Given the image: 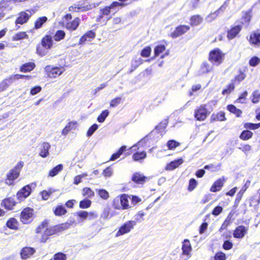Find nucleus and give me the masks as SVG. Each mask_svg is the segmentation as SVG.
<instances>
[{
	"label": "nucleus",
	"mask_w": 260,
	"mask_h": 260,
	"mask_svg": "<svg viewBox=\"0 0 260 260\" xmlns=\"http://www.w3.org/2000/svg\"><path fill=\"white\" fill-rule=\"evenodd\" d=\"M48 224L49 220L44 219L37 226L35 230L36 234L40 235L39 242L41 243H46L50 237L54 235H58L68 229L71 226V223L68 222H64L49 227H48Z\"/></svg>",
	"instance_id": "nucleus-1"
},
{
	"label": "nucleus",
	"mask_w": 260,
	"mask_h": 260,
	"mask_svg": "<svg viewBox=\"0 0 260 260\" xmlns=\"http://www.w3.org/2000/svg\"><path fill=\"white\" fill-rule=\"evenodd\" d=\"M124 5L118 3V1L112 2L109 5L105 6L99 9V15L96 18V21L100 23H105L111 19L112 16L111 12L112 11H115V13L118 11L116 9L118 7L123 6Z\"/></svg>",
	"instance_id": "nucleus-2"
},
{
	"label": "nucleus",
	"mask_w": 260,
	"mask_h": 260,
	"mask_svg": "<svg viewBox=\"0 0 260 260\" xmlns=\"http://www.w3.org/2000/svg\"><path fill=\"white\" fill-rule=\"evenodd\" d=\"M53 45L52 37L49 35H45L41 39L40 44L37 46V53L41 56L47 54V50L50 49Z\"/></svg>",
	"instance_id": "nucleus-3"
},
{
	"label": "nucleus",
	"mask_w": 260,
	"mask_h": 260,
	"mask_svg": "<svg viewBox=\"0 0 260 260\" xmlns=\"http://www.w3.org/2000/svg\"><path fill=\"white\" fill-rule=\"evenodd\" d=\"M129 150V152L125 153V156L132 154V159L134 161H142L147 157L146 152L142 149L139 143L131 147Z\"/></svg>",
	"instance_id": "nucleus-4"
},
{
	"label": "nucleus",
	"mask_w": 260,
	"mask_h": 260,
	"mask_svg": "<svg viewBox=\"0 0 260 260\" xmlns=\"http://www.w3.org/2000/svg\"><path fill=\"white\" fill-rule=\"evenodd\" d=\"M243 127L245 129L241 133L239 138L243 141H247L252 138L253 136L251 131H254L260 127V122L257 123L246 122L243 124Z\"/></svg>",
	"instance_id": "nucleus-5"
},
{
	"label": "nucleus",
	"mask_w": 260,
	"mask_h": 260,
	"mask_svg": "<svg viewBox=\"0 0 260 260\" xmlns=\"http://www.w3.org/2000/svg\"><path fill=\"white\" fill-rule=\"evenodd\" d=\"M129 197L125 193L114 198L112 202V207L116 210H125L129 208L128 199Z\"/></svg>",
	"instance_id": "nucleus-6"
},
{
	"label": "nucleus",
	"mask_w": 260,
	"mask_h": 260,
	"mask_svg": "<svg viewBox=\"0 0 260 260\" xmlns=\"http://www.w3.org/2000/svg\"><path fill=\"white\" fill-rule=\"evenodd\" d=\"M224 56V53L219 48H215L209 52L208 59L213 65L219 66L223 62Z\"/></svg>",
	"instance_id": "nucleus-7"
},
{
	"label": "nucleus",
	"mask_w": 260,
	"mask_h": 260,
	"mask_svg": "<svg viewBox=\"0 0 260 260\" xmlns=\"http://www.w3.org/2000/svg\"><path fill=\"white\" fill-rule=\"evenodd\" d=\"M72 18V16L70 13L67 14L62 18L63 26L70 31L76 30L80 23V19L79 17H75L73 20L71 21Z\"/></svg>",
	"instance_id": "nucleus-8"
},
{
	"label": "nucleus",
	"mask_w": 260,
	"mask_h": 260,
	"mask_svg": "<svg viewBox=\"0 0 260 260\" xmlns=\"http://www.w3.org/2000/svg\"><path fill=\"white\" fill-rule=\"evenodd\" d=\"M23 166V162L19 161L7 174L5 179V183L8 185L14 184L15 180L19 177L21 169Z\"/></svg>",
	"instance_id": "nucleus-9"
},
{
	"label": "nucleus",
	"mask_w": 260,
	"mask_h": 260,
	"mask_svg": "<svg viewBox=\"0 0 260 260\" xmlns=\"http://www.w3.org/2000/svg\"><path fill=\"white\" fill-rule=\"evenodd\" d=\"M35 217L34 209L31 207H27L23 208L19 215L20 222L23 224L30 223Z\"/></svg>",
	"instance_id": "nucleus-10"
},
{
	"label": "nucleus",
	"mask_w": 260,
	"mask_h": 260,
	"mask_svg": "<svg viewBox=\"0 0 260 260\" xmlns=\"http://www.w3.org/2000/svg\"><path fill=\"white\" fill-rule=\"evenodd\" d=\"M210 114V111L207 108V105L201 104L198 106L194 111V118L196 121H203L206 119Z\"/></svg>",
	"instance_id": "nucleus-11"
},
{
	"label": "nucleus",
	"mask_w": 260,
	"mask_h": 260,
	"mask_svg": "<svg viewBox=\"0 0 260 260\" xmlns=\"http://www.w3.org/2000/svg\"><path fill=\"white\" fill-rule=\"evenodd\" d=\"M65 70L64 67L62 66L56 67L47 65L45 68V74L50 78H55L59 77Z\"/></svg>",
	"instance_id": "nucleus-12"
},
{
	"label": "nucleus",
	"mask_w": 260,
	"mask_h": 260,
	"mask_svg": "<svg viewBox=\"0 0 260 260\" xmlns=\"http://www.w3.org/2000/svg\"><path fill=\"white\" fill-rule=\"evenodd\" d=\"M136 224V222L134 220H128L124 222L119 228L115 234V237H118L129 233L134 229Z\"/></svg>",
	"instance_id": "nucleus-13"
},
{
	"label": "nucleus",
	"mask_w": 260,
	"mask_h": 260,
	"mask_svg": "<svg viewBox=\"0 0 260 260\" xmlns=\"http://www.w3.org/2000/svg\"><path fill=\"white\" fill-rule=\"evenodd\" d=\"M32 192V189L30 184H27L21 188L16 193L17 199L21 202L25 200L29 197Z\"/></svg>",
	"instance_id": "nucleus-14"
},
{
	"label": "nucleus",
	"mask_w": 260,
	"mask_h": 260,
	"mask_svg": "<svg viewBox=\"0 0 260 260\" xmlns=\"http://www.w3.org/2000/svg\"><path fill=\"white\" fill-rule=\"evenodd\" d=\"M243 27L241 25H233L226 31V38L229 40H232L240 36V33Z\"/></svg>",
	"instance_id": "nucleus-15"
},
{
	"label": "nucleus",
	"mask_w": 260,
	"mask_h": 260,
	"mask_svg": "<svg viewBox=\"0 0 260 260\" xmlns=\"http://www.w3.org/2000/svg\"><path fill=\"white\" fill-rule=\"evenodd\" d=\"M190 26L185 24H180L177 26L174 30L170 34V36L173 39L181 36L190 30Z\"/></svg>",
	"instance_id": "nucleus-16"
},
{
	"label": "nucleus",
	"mask_w": 260,
	"mask_h": 260,
	"mask_svg": "<svg viewBox=\"0 0 260 260\" xmlns=\"http://www.w3.org/2000/svg\"><path fill=\"white\" fill-rule=\"evenodd\" d=\"M248 70V68L247 66H244L242 69H239L238 74L232 80V82L235 85L239 84L246 78V72H247Z\"/></svg>",
	"instance_id": "nucleus-17"
},
{
	"label": "nucleus",
	"mask_w": 260,
	"mask_h": 260,
	"mask_svg": "<svg viewBox=\"0 0 260 260\" xmlns=\"http://www.w3.org/2000/svg\"><path fill=\"white\" fill-rule=\"evenodd\" d=\"M17 203L13 197H8L2 201L1 206L6 210L12 211L14 209Z\"/></svg>",
	"instance_id": "nucleus-18"
},
{
	"label": "nucleus",
	"mask_w": 260,
	"mask_h": 260,
	"mask_svg": "<svg viewBox=\"0 0 260 260\" xmlns=\"http://www.w3.org/2000/svg\"><path fill=\"white\" fill-rule=\"evenodd\" d=\"M252 9H249L247 11L243 12L239 25H241L242 27L243 25L246 27L249 26L252 17Z\"/></svg>",
	"instance_id": "nucleus-19"
},
{
	"label": "nucleus",
	"mask_w": 260,
	"mask_h": 260,
	"mask_svg": "<svg viewBox=\"0 0 260 260\" xmlns=\"http://www.w3.org/2000/svg\"><path fill=\"white\" fill-rule=\"evenodd\" d=\"M226 181V179L224 176L218 178L215 181L210 188V191L212 192H216L220 191Z\"/></svg>",
	"instance_id": "nucleus-20"
},
{
	"label": "nucleus",
	"mask_w": 260,
	"mask_h": 260,
	"mask_svg": "<svg viewBox=\"0 0 260 260\" xmlns=\"http://www.w3.org/2000/svg\"><path fill=\"white\" fill-rule=\"evenodd\" d=\"M248 40L252 45L260 46V31L258 30L252 31Z\"/></svg>",
	"instance_id": "nucleus-21"
},
{
	"label": "nucleus",
	"mask_w": 260,
	"mask_h": 260,
	"mask_svg": "<svg viewBox=\"0 0 260 260\" xmlns=\"http://www.w3.org/2000/svg\"><path fill=\"white\" fill-rule=\"evenodd\" d=\"M36 252L34 248L26 246L21 250L20 256L22 259H26L30 257Z\"/></svg>",
	"instance_id": "nucleus-22"
},
{
	"label": "nucleus",
	"mask_w": 260,
	"mask_h": 260,
	"mask_svg": "<svg viewBox=\"0 0 260 260\" xmlns=\"http://www.w3.org/2000/svg\"><path fill=\"white\" fill-rule=\"evenodd\" d=\"M182 255H186L190 257L191 255V252L192 251V247L190 241L185 239L182 242Z\"/></svg>",
	"instance_id": "nucleus-23"
},
{
	"label": "nucleus",
	"mask_w": 260,
	"mask_h": 260,
	"mask_svg": "<svg viewBox=\"0 0 260 260\" xmlns=\"http://www.w3.org/2000/svg\"><path fill=\"white\" fill-rule=\"evenodd\" d=\"M247 231V228L244 225H239L234 231V237L237 239H241L246 234Z\"/></svg>",
	"instance_id": "nucleus-24"
},
{
	"label": "nucleus",
	"mask_w": 260,
	"mask_h": 260,
	"mask_svg": "<svg viewBox=\"0 0 260 260\" xmlns=\"http://www.w3.org/2000/svg\"><path fill=\"white\" fill-rule=\"evenodd\" d=\"M169 123V117L165 118L159 122L155 127L156 132L162 135L166 132V128Z\"/></svg>",
	"instance_id": "nucleus-25"
},
{
	"label": "nucleus",
	"mask_w": 260,
	"mask_h": 260,
	"mask_svg": "<svg viewBox=\"0 0 260 260\" xmlns=\"http://www.w3.org/2000/svg\"><path fill=\"white\" fill-rule=\"evenodd\" d=\"M226 119L225 113L223 111H220L212 114L210 118V122L213 123L216 121H223Z\"/></svg>",
	"instance_id": "nucleus-26"
},
{
	"label": "nucleus",
	"mask_w": 260,
	"mask_h": 260,
	"mask_svg": "<svg viewBox=\"0 0 260 260\" xmlns=\"http://www.w3.org/2000/svg\"><path fill=\"white\" fill-rule=\"evenodd\" d=\"M30 17V15L28 14L26 12H21L19 14L18 17L15 20V24L22 25L28 21Z\"/></svg>",
	"instance_id": "nucleus-27"
},
{
	"label": "nucleus",
	"mask_w": 260,
	"mask_h": 260,
	"mask_svg": "<svg viewBox=\"0 0 260 260\" xmlns=\"http://www.w3.org/2000/svg\"><path fill=\"white\" fill-rule=\"evenodd\" d=\"M147 177L139 172L133 174L132 180L137 184H143L146 181Z\"/></svg>",
	"instance_id": "nucleus-28"
},
{
	"label": "nucleus",
	"mask_w": 260,
	"mask_h": 260,
	"mask_svg": "<svg viewBox=\"0 0 260 260\" xmlns=\"http://www.w3.org/2000/svg\"><path fill=\"white\" fill-rule=\"evenodd\" d=\"M183 162V160L181 158L175 159L167 164L165 167V169L167 171H172L178 168Z\"/></svg>",
	"instance_id": "nucleus-29"
},
{
	"label": "nucleus",
	"mask_w": 260,
	"mask_h": 260,
	"mask_svg": "<svg viewBox=\"0 0 260 260\" xmlns=\"http://www.w3.org/2000/svg\"><path fill=\"white\" fill-rule=\"evenodd\" d=\"M6 225L10 230L17 231L19 229V223L14 217H11L7 221Z\"/></svg>",
	"instance_id": "nucleus-30"
},
{
	"label": "nucleus",
	"mask_w": 260,
	"mask_h": 260,
	"mask_svg": "<svg viewBox=\"0 0 260 260\" xmlns=\"http://www.w3.org/2000/svg\"><path fill=\"white\" fill-rule=\"evenodd\" d=\"M67 210L63 205H58L53 209V212L56 216L65 215L67 213Z\"/></svg>",
	"instance_id": "nucleus-31"
},
{
	"label": "nucleus",
	"mask_w": 260,
	"mask_h": 260,
	"mask_svg": "<svg viewBox=\"0 0 260 260\" xmlns=\"http://www.w3.org/2000/svg\"><path fill=\"white\" fill-rule=\"evenodd\" d=\"M51 146L48 142H44L42 144V148H41L39 152V155L43 158L47 157L49 154V150L50 149Z\"/></svg>",
	"instance_id": "nucleus-32"
},
{
	"label": "nucleus",
	"mask_w": 260,
	"mask_h": 260,
	"mask_svg": "<svg viewBox=\"0 0 260 260\" xmlns=\"http://www.w3.org/2000/svg\"><path fill=\"white\" fill-rule=\"evenodd\" d=\"M127 150V147L125 145L121 146L118 150L114 153L110 157L109 161H114L119 158L120 156Z\"/></svg>",
	"instance_id": "nucleus-33"
},
{
	"label": "nucleus",
	"mask_w": 260,
	"mask_h": 260,
	"mask_svg": "<svg viewBox=\"0 0 260 260\" xmlns=\"http://www.w3.org/2000/svg\"><path fill=\"white\" fill-rule=\"evenodd\" d=\"M36 67L33 62H28L22 64L20 67V71L23 73L29 72L32 71Z\"/></svg>",
	"instance_id": "nucleus-34"
},
{
	"label": "nucleus",
	"mask_w": 260,
	"mask_h": 260,
	"mask_svg": "<svg viewBox=\"0 0 260 260\" xmlns=\"http://www.w3.org/2000/svg\"><path fill=\"white\" fill-rule=\"evenodd\" d=\"M190 25L191 26H198L201 24L203 20V18L200 15H194L190 17Z\"/></svg>",
	"instance_id": "nucleus-35"
},
{
	"label": "nucleus",
	"mask_w": 260,
	"mask_h": 260,
	"mask_svg": "<svg viewBox=\"0 0 260 260\" xmlns=\"http://www.w3.org/2000/svg\"><path fill=\"white\" fill-rule=\"evenodd\" d=\"M91 9L90 6H81L79 5L74 4L69 8V10L72 12H83L89 10Z\"/></svg>",
	"instance_id": "nucleus-36"
},
{
	"label": "nucleus",
	"mask_w": 260,
	"mask_h": 260,
	"mask_svg": "<svg viewBox=\"0 0 260 260\" xmlns=\"http://www.w3.org/2000/svg\"><path fill=\"white\" fill-rule=\"evenodd\" d=\"M200 72L202 74H208L213 70L211 66L207 61H204L200 66Z\"/></svg>",
	"instance_id": "nucleus-37"
},
{
	"label": "nucleus",
	"mask_w": 260,
	"mask_h": 260,
	"mask_svg": "<svg viewBox=\"0 0 260 260\" xmlns=\"http://www.w3.org/2000/svg\"><path fill=\"white\" fill-rule=\"evenodd\" d=\"M77 125V121H71L68 123L61 132L62 135H67L72 129H75Z\"/></svg>",
	"instance_id": "nucleus-38"
},
{
	"label": "nucleus",
	"mask_w": 260,
	"mask_h": 260,
	"mask_svg": "<svg viewBox=\"0 0 260 260\" xmlns=\"http://www.w3.org/2000/svg\"><path fill=\"white\" fill-rule=\"evenodd\" d=\"M166 50V47L165 45L159 44L156 45L154 49V55L152 58H155L159 56L161 54L165 52Z\"/></svg>",
	"instance_id": "nucleus-39"
},
{
	"label": "nucleus",
	"mask_w": 260,
	"mask_h": 260,
	"mask_svg": "<svg viewBox=\"0 0 260 260\" xmlns=\"http://www.w3.org/2000/svg\"><path fill=\"white\" fill-rule=\"evenodd\" d=\"M95 191L97 195L103 200H107L110 197L109 193L105 189L97 188Z\"/></svg>",
	"instance_id": "nucleus-40"
},
{
	"label": "nucleus",
	"mask_w": 260,
	"mask_h": 260,
	"mask_svg": "<svg viewBox=\"0 0 260 260\" xmlns=\"http://www.w3.org/2000/svg\"><path fill=\"white\" fill-rule=\"evenodd\" d=\"M227 109L231 113L235 114L237 117H239L241 116L242 111L241 110L237 108V107L232 104H230L227 106Z\"/></svg>",
	"instance_id": "nucleus-41"
},
{
	"label": "nucleus",
	"mask_w": 260,
	"mask_h": 260,
	"mask_svg": "<svg viewBox=\"0 0 260 260\" xmlns=\"http://www.w3.org/2000/svg\"><path fill=\"white\" fill-rule=\"evenodd\" d=\"M12 83V82L9 77L2 80L0 83V92L6 90Z\"/></svg>",
	"instance_id": "nucleus-42"
},
{
	"label": "nucleus",
	"mask_w": 260,
	"mask_h": 260,
	"mask_svg": "<svg viewBox=\"0 0 260 260\" xmlns=\"http://www.w3.org/2000/svg\"><path fill=\"white\" fill-rule=\"evenodd\" d=\"M63 169V165L59 164L53 167L48 173V176L51 177H54L60 172Z\"/></svg>",
	"instance_id": "nucleus-43"
},
{
	"label": "nucleus",
	"mask_w": 260,
	"mask_h": 260,
	"mask_svg": "<svg viewBox=\"0 0 260 260\" xmlns=\"http://www.w3.org/2000/svg\"><path fill=\"white\" fill-rule=\"evenodd\" d=\"M47 20L48 18L46 16L39 17L35 22L34 28L36 29L40 28Z\"/></svg>",
	"instance_id": "nucleus-44"
},
{
	"label": "nucleus",
	"mask_w": 260,
	"mask_h": 260,
	"mask_svg": "<svg viewBox=\"0 0 260 260\" xmlns=\"http://www.w3.org/2000/svg\"><path fill=\"white\" fill-rule=\"evenodd\" d=\"M28 36L25 31H20L15 34L12 37L13 41H17L24 39H28Z\"/></svg>",
	"instance_id": "nucleus-45"
},
{
	"label": "nucleus",
	"mask_w": 260,
	"mask_h": 260,
	"mask_svg": "<svg viewBox=\"0 0 260 260\" xmlns=\"http://www.w3.org/2000/svg\"><path fill=\"white\" fill-rule=\"evenodd\" d=\"M66 37V32L63 30H57L53 38L55 41L58 42L64 39Z\"/></svg>",
	"instance_id": "nucleus-46"
},
{
	"label": "nucleus",
	"mask_w": 260,
	"mask_h": 260,
	"mask_svg": "<svg viewBox=\"0 0 260 260\" xmlns=\"http://www.w3.org/2000/svg\"><path fill=\"white\" fill-rule=\"evenodd\" d=\"M232 216L229 214L222 223L219 231L221 232L226 229L227 227L232 223Z\"/></svg>",
	"instance_id": "nucleus-47"
},
{
	"label": "nucleus",
	"mask_w": 260,
	"mask_h": 260,
	"mask_svg": "<svg viewBox=\"0 0 260 260\" xmlns=\"http://www.w3.org/2000/svg\"><path fill=\"white\" fill-rule=\"evenodd\" d=\"M82 194L83 197L91 198L94 196V191L89 187H84L82 189Z\"/></svg>",
	"instance_id": "nucleus-48"
},
{
	"label": "nucleus",
	"mask_w": 260,
	"mask_h": 260,
	"mask_svg": "<svg viewBox=\"0 0 260 260\" xmlns=\"http://www.w3.org/2000/svg\"><path fill=\"white\" fill-rule=\"evenodd\" d=\"M235 84L231 81V83L228 84L225 88L222 91V94L226 95L230 94L235 88Z\"/></svg>",
	"instance_id": "nucleus-49"
},
{
	"label": "nucleus",
	"mask_w": 260,
	"mask_h": 260,
	"mask_svg": "<svg viewBox=\"0 0 260 260\" xmlns=\"http://www.w3.org/2000/svg\"><path fill=\"white\" fill-rule=\"evenodd\" d=\"M91 200L86 198L80 201L79 206L81 209H87L91 206Z\"/></svg>",
	"instance_id": "nucleus-50"
},
{
	"label": "nucleus",
	"mask_w": 260,
	"mask_h": 260,
	"mask_svg": "<svg viewBox=\"0 0 260 260\" xmlns=\"http://www.w3.org/2000/svg\"><path fill=\"white\" fill-rule=\"evenodd\" d=\"M198 182L194 178H191L189 180L187 190L188 191L191 192L193 191L197 186Z\"/></svg>",
	"instance_id": "nucleus-51"
},
{
	"label": "nucleus",
	"mask_w": 260,
	"mask_h": 260,
	"mask_svg": "<svg viewBox=\"0 0 260 260\" xmlns=\"http://www.w3.org/2000/svg\"><path fill=\"white\" fill-rule=\"evenodd\" d=\"M9 77L11 78V80L13 82V80L15 79L18 80L20 79H25V80H29L32 77L30 75L15 74L14 75H11Z\"/></svg>",
	"instance_id": "nucleus-52"
},
{
	"label": "nucleus",
	"mask_w": 260,
	"mask_h": 260,
	"mask_svg": "<svg viewBox=\"0 0 260 260\" xmlns=\"http://www.w3.org/2000/svg\"><path fill=\"white\" fill-rule=\"evenodd\" d=\"M109 112L108 110H105L103 111L98 116L97 120L100 123L103 122L105 120L107 117H108L109 115Z\"/></svg>",
	"instance_id": "nucleus-53"
},
{
	"label": "nucleus",
	"mask_w": 260,
	"mask_h": 260,
	"mask_svg": "<svg viewBox=\"0 0 260 260\" xmlns=\"http://www.w3.org/2000/svg\"><path fill=\"white\" fill-rule=\"evenodd\" d=\"M151 52V48L149 46L144 47L141 51L140 54L143 57H148Z\"/></svg>",
	"instance_id": "nucleus-54"
},
{
	"label": "nucleus",
	"mask_w": 260,
	"mask_h": 260,
	"mask_svg": "<svg viewBox=\"0 0 260 260\" xmlns=\"http://www.w3.org/2000/svg\"><path fill=\"white\" fill-rule=\"evenodd\" d=\"M11 0H1L0 2V10L4 11L8 9L11 4Z\"/></svg>",
	"instance_id": "nucleus-55"
},
{
	"label": "nucleus",
	"mask_w": 260,
	"mask_h": 260,
	"mask_svg": "<svg viewBox=\"0 0 260 260\" xmlns=\"http://www.w3.org/2000/svg\"><path fill=\"white\" fill-rule=\"evenodd\" d=\"M180 145V143L174 140H171L167 142V147L169 150H173L178 147Z\"/></svg>",
	"instance_id": "nucleus-56"
},
{
	"label": "nucleus",
	"mask_w": 260,
	"mask_h": 260,
	"mask_svg": "<svg viewBox=\"0 0 260 260\" xmlns=\"http://www.w3.org/2000/svg\"><path fill=\"white\" fill-rule=\"evenodd\" d=\"M251 102L253 104H257L260 102V93L258 91H254L252 93Z\"/></svg>",
	"instance_id": "nucleus-57"
},
{
	"label": "nucleus",
	"mask_w": 260,
	"mask_h": 260,
	"mask_svg": "<svg viewBox=\"0 0 260 260\" xmlns=\"http://www.w3.org/2000/svg\"><path fill=\"white\" fill-rule=\"evenodd\" d=\"M214 259V260H226V256L224 252L218 251L215 254Z\"/></svg>",
	"instance_id": "nucleus-58"
},
{
	"label": "nucleus",
	"mask_w": 260,
	"mask_h": 260,
	"mask_svg": "<svg viewBox=\"0 0 260 260\" xmlns=\"http://www.w3.org/2000/svg\"><path fill=\"white\" fill-rule=\"evenodd\" d=\"M260 63V59L256 56H253L249 60V64L251 67H255Z\"/></svg>",
	"instance_id": "nucleus-59"
},
{
	"label": "nucleus",
	"mask_w": 260,
	"mask_h": 260,
	"mask_svg": "<svg viewBox=\"0 0 260 260\" xmlns=\"http://www.w3.org/2000/svg\"><path fill=\"white\" fill-rule=\"evenodd\" d=\"M122 102L121 98L120 97H116L113 99H112L110 103V106L111 107H115L118 105L120 104Z\"/></svg>",
	"instance_id": "nucleus-60"
},
{
	"label": "nucleus",
	"mask_w": 260,
	"mask_h": 260,
	"mask_svg": "<svg viewBox=\"0 0 260 260\" xmlns=\"http://www.w3.org/2000/svg\"><path fill=\"white\" fill-rule=\"evenodd\" d=\"M98 125L96 123L92 124L87 130L86 135L88 137L91 136L98 128Z\"/></svg>",
	"instance_id": "nucleus-61"
},
{
	"label": "nucleus",
	"mask_w": 260,
	"mask_h": 260,
	"mask_svg": "<svg viewBox=\"0 0 260 260\" xmlns=\"http://www.w3.org/2000/svg\"><path fill=\"white\" fill-rule=\"evenodd\" d=\"M53 258L54 260H66L67 256L63 253L57 252L53 255Z\"/></svg>",
	"instance_id": "nucleus-62"
},
{
	"label": "nucleus",
	"mask_w": 260,
	"mask_h": 260,
	"mask_svg": "<svg viewBox=\"0 0 260 260\" xmlns=\"http://www.w3.org/2000/svg\"><path fill=\"white\" fill-rule=\"evenodd\" d=\"M113 171L110 167H107L104 170L103 175L106 178L110 177L112 175Z\"/></svg>",
	"instance_id": "nucleus-63"
},
{
	"label": "nucleus",
	"mask_w": 260,
	"mask_h": 260,
	"mask_svg": "<svg viewBox=\"0 0 260 260\" xmlns=\"http://www.w3.org/2000/svg\"><path fill=\"white\" fill-rule=\"evenodd\" d=\"M42 90V87L39 86H35L30 89V94L32 95H34L39 93Z\"/></svg>",
	"instance_id": "nucleus-64"
}]
</instances>
